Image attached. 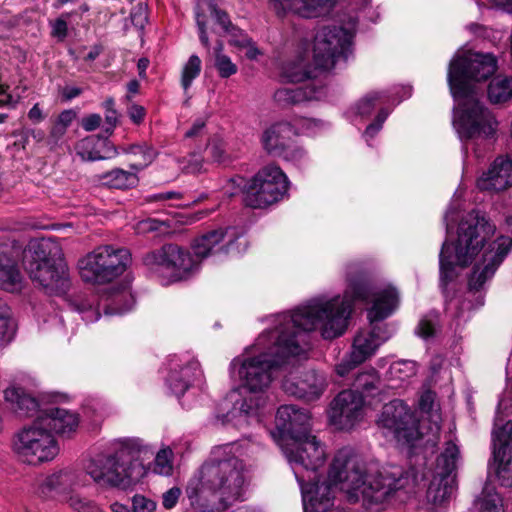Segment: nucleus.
Instances as JSON below:
<instances>
[{
	"label": "nucleus",
	"mask_w": 512,
	"mask_h": 512,
	"mask_svg": "<svg viewBox=\"0 0 512 512\" xmlns=\"http://www.w3.org/2000/svg\"><path fill=\"white\" fill-rule=\"evenodd\" d=\"M416 364L413 361L401 360L394 362L389 368V377L401 382L406 381L416 375Z\"/></svg>",
	"instance_id": "obj_34"
},
{
	"label": "nucleus",
	"mask_w": 512,
	"mask_h": 512,
	"mask_svg": "<svg viewBox=\"0 0 512 512\" xmlns=\"http://www.w3.org/2000/svg\"><path fill=\"white\" fill-rule=\"evenodd\" d=\"M355 361L356 360L353 357V352L351 351L346 358H344L339 364L336 365V373L341 377L348 375L350 371L361 364L356 363Z\"/></svg>",
	"instance_id": "obj_49"
},
{
	"label": "nucleus",
	"mask_w": 512,
	"mask_h": 512,
	"mask_svg": "<svg viewBox=\"0 0 512 512\" xmlns=\"http://www.w3.org/2000/svg\"><path fill=\"white\" fill-rule=\"evenodd\" d=\"M76 117L77 113L73 109H67L58 115L56 122L68 129Z\"/></svg>",
	"instance_id": "obj_61"
},
{
	"label": "nucleus",
	"mask_w": 512,
	"mask_h": 512,
	"mask_svg": "<svg viewBox=\"0 0 512 512\" xmlns=\"http://www.w3.org/2000/svg\"><path fill=\"white\" fill-rule=\"evenodd\" d=\"M512 430V422L503 429L493 432L494 460L497 463V477L502 486H512V435L506 429Z\"/></svg>",
	"instance_id": "obj_20"
},
{
	"label": "nucleus",
	"mask_w": 512,
	"mask_h": 512,
	"mask_svg": "<svg viewBox=\"0 0 512 512\" xmlns=\"http://www.w3.org/2000/svg\"><path fill=\"white\" fill-rule=\"evenodd\" d=\"M460 450L456 443L447 441L443 452L437 457L433 479L428 488V495L435 503H441L449 498L454 489L456 463Z\"/></svg>",
	"instance_id": "obj_15"
},
{
	"label": "nucleus",
	"mask_w": 512,
	"mask_h": 512,
	"mask_svg": "<svg viewBox=\"0 0 512 512\" xmlns=\"http://www.w3.org/2000/svg\"><path fill=\"white\" fill-rule=\"evenodd\" d=\"M15 334V324L5 301L0 299V347L11 342Z\"/></svg>",
	"instance_id": "obj_33"
},
{
	"label": "nucleus",
	"mask_w": 512,
	"mask_h": 512,
	"mask_svg": "<svg viewBox=\"0 0 512 512\" xmlns=\"http://www.w3.org/2000/svg\"><path fill=\"white\" fill-rule=\"evenodd\" d=\"M228 33L231 35L230 44L236 47L244 48L249 45L251 41V38L247 34L235 27H232Z\"/></svg>",
	"instance_id": "obj_52"
},
{
	"label": "nucleus",
	"mask_w": 512,
	"mask_h": 512,
	"mask_svg": "<svg viewBox=\"0 0 512 512\" xmlns=\"http://www.w3.org/2000/svg\"><path fill=\"white\" fill-rule=\"evenodd\" d=\"M496 70L497 59L489 53L460 56L450 62L448 84L453 97L459 101L453 125L461 140L489 138L496 133L498 121L477 99L472 83L488 79Z\"/></svg>",
	"instance_id": "obj_6"
},
{
	"label": "nucleus",
	"mask_w": 512,
	"mask_h": 512,
	"mask_svg": "<svg viewBox=\"0 0 512 512\" xmlns=\"http://www.w3.org/2000/svg\"><path fill=\"white\" fill-rule=\"evenodd\" d=\"M32 281L47 293L58 294L67 286L66 265L60 244L53 238L32 239L23 243L9 236L0 237V289L11 293L23 288L19 261Z\"/></svg>",
	"instance_id": "obj_5"
},
{
	"label": "nucleus",
	"mask_w": 512,
	"mask_h": 512,
	"mask_svg": "<svg viewBox=\"0 0 512 512\" xmlns=\"http://www.w3.org/2000/svg\"><path fill=\"white\" fill-rule=\"evenodd\" d=\"M378 424L392 432L398 441L407 444H413L424 435L414 411L400 399H394L384 405Z\"/></svg>",
	"instance_id": "obj_14"
},
{
	"label": "nucleus",
	"mask_w": 512,
	"mask_h": 512,
	"mask_svg": "<svg viewBox=\"0 0 512 512\" xmlns=\"http://www.w3.org/2000/svg\"><path fill=\"white\" fill-rule=\"evenodd\" d=\"M52 31L51 35L62 41L67 37L68 25L67 21L63 18H58L51 23Z\"/></svg>",
	"instance_id": "obj_53"
},
{
	"label": "nucleus",
	"mask_w": 512,
	"mask_h": 512,
	"mask_svg": "<svg viewBox=\"0 0 512 512\" xmlns=\"http://www.w3.org/2000/svg\"><path fill=\"white\" fill-rule=\"evenodd\" d=\"M78 482V475L73 470H60L42 480L39 484V493L44 497L63 496L67 494Z\"/></svg>",
	"instance_id": "obj_27"
},
{
	"label": "nucleus",
	"mask_w": 512,
	"mask_h": 512,
	"mask_svg": "<svg viewBox=\"0 0 512 512\" xmlns=\"http://www.w3.org/2000/svg\"><path fill=\"white\" fill-rule=\"evenodd\" d=\"M302 493L304 512H330L334 489L346 494L349 502L362 501L372 509L385 503L398 490L413 492L416 477L400 469L373 473L352 448L339 449L330 465L328 481L320 482L317 470L326 462L324 445L314 435L293 440L283 447Z\"/></svg>",
	"instance_id": "obj_1"
},
{
	"label": "nucleus",
	"mask_w": 512,
	"mask_h": 512,
	"mask_svg": "<svg viewBox=\"0 0 512 512\" xmlns=\"http://www.w3.org/2000/svg\"><path fill=\"white\" fill-rule=\"evenodd\" d=\"M354 28L327 26L320 29L314 38V64L312 68L305 55L283 65L282 77L291 83L303 82L318 76V70L328 71L335 68L340 59L347 60L351 53Z\"/></svg>",
	"instance_id": "obj_9"
},
{
	"label": "nucleus",
	"mask_w": 512,
	"mask_h": 512,
	"mask_svg": "<svg viewBox=\"0 0 512 512\" xmlns=\"http://www.w3.org/2000/svg\"><path fill=\"white\" fill-rule=\"evenodd\" d=\"M128 115L134 124L139 125L144 121L146 110L141 105L133 104L128 108Z\"/></svg>",
	"instance_id": "obj_57"
},
{
	"label": "nucleus",
	"mask_w": 512,
	"mask_h": 512,
	"mask_svg": "<svg viewBox=\"0 0 512 512\" xmlns=\"http://www.w3.org/2000/svg\"><path fill=\"white\" fill-rule=\"evenodd\" d=\"M487 96L492 104H503L512 99V76H496L487 87Z\"/></svg>",
	"instance_id": "obj_31"
},
{
	"label": "nucleus",
	"mask_w": 512,
	"mask_h": 512,
	"mask_svg": "<svg viewBox=\"0 0 512 512\" xmlns=\"http://www.w3.org/2000/svg\"><path fill=\"white\" fill-rule=\"evenodd\" d=\"M131 21L134 26L138 28H144L147 23V13L146 9L142 6H139L135 11L131 13Z\"/></svg>",
	"instance_id": "obj_60"
},
{
	"label": "nucleus",
	"mask_w": 512,
	"mask_h": 512,
	"mask_svg": "<svg viewBox=\"0 0 512 512\" xmlns=\"http://www.w3.org/2000/svg\"><path fill=\"white\" fill-rule=\"evenodd\" d=\"M496 227L480 211L472 210L460 221L455 242L444 241L439 254L440 281L446 285L454 276V267L468 266L483 250L468 281L469 289L478 291L490 280L512 248V239L500 236L485 247Z\"/></svg>",
	"instance_id": "obj_3"
},
{
	"label": "nucleus",
	"mask_w": 512,
	"mask_h": 512,
	"mask_svg": "<svg viewBox=\"0 0 512 512\" xmlns=\"http://www.w3.org/2000/svg\"><path fill=\"white\" fill-rule=\"evenodd\" d=\"M242 177L231 178L226 194L236 195L243 191V201L251 208H265L283 198L287 193L289 181L283 170L275 165L268 164L261 168L245 185Z\"/></svg>",
	"instance_id": "obj_10"
},
{
	"label": "nucleus",
	"mask_w": 512,
	"mask_h": 512,
	"mask_svg": "<svg viewBox=\"0 0 512 512\" xmlns=\"http://www.w3.org/2000/svg\"><path fill=\"white\" fill-rule=\"evenodd\" d=\"M67 502L76 512H101V509L96 503L76 494L68 496Z\"/></svg>",
	"instance_id": "obj_42"
},
{
	"label": "nucleus",
	"mask_w": 512,
	"mask_h": 512,
	"mask_svg": "<svg viewBox=\"0 0 512 512\" xmlns=\"http://www.w3.org/2000/svg\"><path fill=\"white\" fill-rule=\"evenodd\" d=\"M66 132L67 129L55 121L47 139L48 145H50V147L57 146L66 134Z\"/></svg>",
	"instance_id": "obj_51"
},
{
	"label": "nucleus",
	"mask_w": 512,
	"mask_h": 512,
	"mask_svg": "<svg viewBox=\"0 0 512 512\" xmlns=\"http://www.w3.org/2000/svg\"><path fill=\"white\" fill-rule=\"evenodd\" d=\"M12 450L20 461L38 465L52 461L59 453V446L53 434L38 423L36 417L14 435Z\"/></svg>",
	"instance_id": "obj_12"
},
{
	"label": "nucleus",
	"mask_w": 512,
	"mask_h": 512,
	"mask_svg": "<svg viewBox=\"0 0 512 512\" xmlns=\"http://www.w3.org/2000/svg\"><path fill=\"white\" fill-rule=\"evenodd\" d=\"M201 376L200 364L189 355H174L169 359L167 384L171 391L180 397L192 383Z\"/></svg>",
	"instance_id": "obj_18"
},
{
	"label": "nucleus",
	"mask_w": 512,
	"mask_h": 512,
	"mask_svg": "<svg viewBox=\"0 0 512 512\" xmlns=\"http://www.w3.org/2000/svg\"><path fill=\"white\" fill-rule=\"evenodd\" d=\"M351 386L352 388L350 390H354L355 393L363 398L366 396H374L380 391V376L374 368L360 371L354 377Z\"/></svg>",
	"instance_id": "obj_29"
},
{
	"label": "nucleus",
	"mask_w": 512,
	"mask_h": 512,
	"mask_svg": "<svg viewBox=\"0 0 512 512\" xmlns=\"http://www.w3.org/2000/svg\"><path fill=\"white\" fill-rule=\"evenodd\" d=\"M438 326V314L430 312L420 319L417 327V334L424 339H428L436 334Z\"/></svg>",
	"instance_id": "obj_38"
},
{
	"label": "nucleus",
	"mask_w": 512,
	"mask_h": 512,
	"mask_svg": "<svg viewBox=\"0 0 512 512\" xmlns=\"http://www.w3.org/2000/svg\"><path fill=\"white\" fill-rule=\"evenodd\" d=\"M45 117L46 115L43 113L38 103L34 104L28 112V118L34 124L42 122L45 119Z\"/></svg>",
	"instance_id": "obj_62"
},
{
	"label": "nucleus",
	"mask_w": 512,
	"mask_h": 512,
	"mask_svg": "<svg viewBox=\"0 0 512 512\" xmlns=\"http://www.w3.org/2000/svg\"><path fill=\"white\" fill-rule=\"evenodd\" d=\"M104 185L115 189H129L138 184V177L135 172L126 171L120 168L112 169L99 176Z\"/></svg>",
	"instance_id": "obj_30"
},
{
	"label": "nucleus",
	"mask_w": 512,
	"mask_h": 512,
	"mask_svg": "<svg viewBox=\"0 0 512 512\" xmlns=\"http://www.w3.org/2000/svg\"><path fill=\"white\" fill-rule=\"evenodd\" d=\"M305 156V150L302 147L295 145L293 141H291L288 147H286L285 152L281 154L280 157H282L286 161L298 163L301 162L305 158Z\"/></svg>",
	"instance_id": "obj_46"
},
{
	"label": "nucleus",
	"mask_w": 512,
	"mask_h": 512,
	"mask_svg": "<svg viewBox=\"0 0 512 512\" xmlns=\"http://www.w3.org/2000/svg\"><path fill=\"white\" fill-rule=\"evenodd\" d=\"M173 452L170 448H165L157 452L154 459V472L160 475H170L172 466Z\"/></svg>",
	"instance_id": "obj_39"
},
{
	"label": "nucleus",
	"mask_w": 512,
	"mask_h": 512,
	"mask_svg": "<svg viewBox=\"0 0 512 512\" xmlns=\"http://www.w3.org/2000/svg\"><path fill=\"white\" fill-rule=\"evenodd\" d=\"M134 304L133 297L128 292L116 295L111 303L105 307V314L116 315L123 314L131 310Z\"/></svg>",
	"instance_id": "obj_36"
},
{
	"label": "nucleus",
	"mask_w": 512,
	"mask_h": 512,
	"mask_svg": "<svg viewBox=\"0 0 512 512\" xmlns=\"http://www.w3.org/2000/svg\"><path fill=\"white\" fill-rule=\"evenodd\" d=\"M475 506L478 512H503L502 500L495 492L484 491Z\"/></svg>",
	"instance_id": "obj_35"
},
{
	"label": "nucleus",
	"mask_w": 512,
	"mask_h": 512,
	"mask_svg": "<svg viewBox=\"0 0 512 512\" xmlns=\"http://www.w3.org/2000/svg\"><path fill=\"white\" fill-rule=\"evenodd\" d=\"M181 198V193L176 191H167V192H160L156 194H152L148 197H146L147 202H163L171 199H179Z\"/></svg>",
	"instance_id": "obj_59"
},
{
	"label": "nucleus",
	"mask_w": 512,
	"mask_h": 512,
	"mask_svg": "<svg viewBox=\"0 0 512 512\" xmlns=\"http://www.w3.org/2000/svg\"><path fill=\"white\" fill-rule=\"evenodd\" d=\"M82 93V89L76 86H66L62 90V97L66 100H72Z\"/></svg>",
	"instance_id": "obj_64"
},
{
	"label": "nucleus",
	"mask_w": 512,
	"mask_h": 512,
	"mask_svg": "<svg viewBox=\"0 0 512 512\" xmlns=\"http://www.w3.org/2000/svg\"><path fill=\"white\" fill-rule=\"evenodd\" d=\"M195 17H196V24H197L198 31H199L200 41L204 47L209 49L210 43H209V38H208V35L206 32V23L204 21L205 16L203 13L196 11Z\"/></svg>",
	"instance_id": "obj_55"
},
{
	"label": "nucleus",
	"mask_w": 512,
	"mask_h": 512,
	"mask_svg": "<svg viewBox=\"0 0 512 512\" xmlns=\"http://www.w3.org/2000/svg\"><path fill=\"white\" fill-rule=\"evenodd\" d=\"M329 306L314 302L306 308H297L293 313H282L276 317L274 329L263 332L256 340L255 356L238 357L231 362L233 373L242 387L250 393H263L271 384L273 371L291 356L305 352L307 332L321 329L324 339H334L346 326L347 308L329 317Z\"/></svg>",
	"instance_id": "obj_2"
},
{
	"label": "nucleus",
	"mask_w": 512,
	"mask_h": 512,
	"mask_svg": "<svg viewBox=\"0 0 512 512\" xmlns=\"http://www.w3.org/2000/svg\"><path fill=\"white\" fill-rule=\"evenodd\" d=\"M347 287L343 297L336 296L329 300L313 299L306 308L314 302H320L329 306V317L337 315L344 308H347L346 325L351 315L353 302L356 300L372 301V307L368 310V319L370 326L363 328L357 332L352 344L353 357L356 363H363L371 358L378 348L392 336L386 324L379 322L389 317L397 308L399 303V295L395 288L386 287L383 289L373 290L367 279V274L358 263H352L347 266L346 272ZM347 328V326H345ZM346 330V329H344ZM343 331L340 336L344 333ZM339 337V335L337 336Z\"/></svg>",
	"instance_id": "obj_4"
},
{
	"label": "nucleus",
	"mask_w": 512,
	"mask_h": 512,
	"mask_svg": "<svg viewBox=\"0 0 512 512\" xmlns=\"http://www.w3.org/2000/svg\"><path fill=\"white\" fill-rule=\"evenodd\" d=\"M115 102L113 98H107L103 102V107L105 109V121L106 124L109 126L106 131L109 133H112L113 129L117 125V112L114 108Z\"/></svg>",
	"instance_id": "obj_45"
},
{
	"label": "nucleus",
	"mask_w": 512,
	"mask_h": 512,
	"mask_svg": "<svg viewBox=\"0 0 512 512\" xmlns=\"http://www.w3.org/2000/svg\"><path fill=\"white\" fill-rule=\"evenodd\" d=\"M295 135L293 126L287 122H279L264 130L261 143L264 150L272 156H281Z\"/></svg>",
	"instance_id": "obj_25"
},
{
	"label": "nucleus",
	"mask_w": 512,
	"mask_h": 512,
	"mask_svg": "<svg viewBox=\"0 0 512 512\" xmlns=\"http://www.w3.org/2000/svg\"><path fill=\"white\" fill-rule=\"evenodd\" d=\"M199 263L188 250L176 244H166L143 257V264L151 272L166 275L171 281L188 278L198 269Z\"/></svg>",
	"instance_id": "obj_13"
},
{
	"label": "nucleus",
	"mask_w": 512,
	"mask_h": 512,
	"mask_svg": "<svg viewBox=\"0 0 512 512\" xmlns=\"http://www.w3.org/2000/svg\"><path fill=\"white\" fill-rule=\"evenodd\" d=\"M388 117V111L386 109H380L374 122L369 124L364 132L366 138H373L382 128L383 123Z\"/></svg>",
	"instance_id": "obj_47"
},
{
	"label": "nucleus",
	"mask_w": 512,
	"mask_h": 512,
	"mask_svg": "<svg viewBox=\"0 0 512 512\" xmlns=\"http://www.w3.org/2000/svg\"><path fill=\"white\" fill-rule=\"evenodd\" d=\"M131 263L128 249L106 244L94 248L78 261L81 279L91 284H108L119 278Z\"/></svg>",
	"instance_id": "obj_11"
},
{
	"label": "nucleus",
	"mask_w": 512,
	"mask_h": 512,
	"mask_svg": "<svg viewBox=\"0 0 512 512\" xmlns=\"http://www.w3.org/2000/svg\"><path fill=\"white\" fill-rule=\"evenodd\" d=\"M323 95V88L307 85L296 88H280L275 91V101L282 105L300 104L305 101L318 100Z\"/></svg>",
	"instance_id": "obj_28"
},
{
	"label": "nucleus",
	"mask_w": 512,
	"mask_h": 512,
	"mask_svg": "<svg viewBox=\"0 0 512 512\" xmlns=\"http://www.w3.org/2000/svg\"><path fill=\"white\" fill-rule=\"evenodd\" d=\"M181 490L178 487H172L162 496V504L166 509H172L178 502Z\"/></svg>",
	"instance_id": "obj_54"
},
{
	"label": "nucleus",
	"mask_w": 512,
	"mask_h": 512,
	"mask_svg": "<svg viewBox=\"0 0 512 512\" xmlns=\"http://www.w3.org/2000/svg\"><path fill=\"white\" fill-rule=\"evenodd\" d=\"M326 386L324 375L315 370L291 372L282 382V388L287 394L307 402L318 400Z\"/></svg>",
	"instance_id": "obj_17"
},
{
	"label": "nucleus",
	"mask_w": 512,
	"mask_h": 512,
	"mask_svg": "<svg viewBox=\"0 0 512 512\" xmlns=\"http://www.w3.org/2000/svg\"><path fill=\"white\" fill-rule=\"evenodd\" d=\"M201 72V60L197 55H191L183 67L181 84L184 90H187L193 80L199 76Z\"/></svg>",
	"instance_id": "obj_37"
},
{
	"label": "nucleus",
	"mask_w": 512,
	"mask_h": 512,
	"mask_svg": "<svg viewBox=\"0 0 512 512\" xmlns=\"http://www.w3.org/2000/svg\"><path fill=\"white\" fill-rule=\"evenodd\" d=\"M123 152L127 154L141 155L142 163L131 165V168L136 172L151 164L158 155L157 150L147 143L132 144L124 148Z\"/></svg>",
	"instance_id": "obj_32"
},
{
	"label": "nucleus",
	"mask_w": 512,
	"mask_h": 512,
	"mask_svg": "<svg viewBox=\"0 0 512 512\" xmlns=\"http://www.w3.org/2000/svg\"><path fill=\"white\" fill-rule=\"evenodd\" d=\"M222 45L219 47L215 55V67L221 78H228L237 73V66L231 61V59L221 53Z\"/></svg>",
	"instance_id": "obj_40"
},
{
	"label": "nucleus",
	"mask_w": 512,
	"mask_h": 512,
	"mask_svg": "<svg viewBox=\"0 0 512 512\" xmlns=\"http://www.w3.org/2000/svg\"><path fill=\"white\" fill-rule=\"evenodd\" d=\"M37 418L38 423L47 427L50 433L54 432L63 437H69L79 425V418L76 413L58 407L41 411Z\"/></svg>",
	"instance_id": "obj_24"
},
{
	"label": "nucleus",
	"mask_w": 512,
	"mask_h": 512,
	"mask_svg": "<svg viewBox=\"0 0 512 512\" xmlns=\"http://www.w3.org/2000/svg\"><path fill=\"white\" fill-rule=\"evenodd\" d=\"M234 444L215 447L186 487V496L195 512L224 510L241 500L248 468L235 455Z\"/></svg>",
	"instance_id": "obj_7"
},
{
	"label": "nucleus",
	"mask_w": 512,
	"mask_h": 512,
	"mask_svg": "<svg viewBox=\"0 0 512 512\" xmlns=\"http://www.w3.org/2000/svg\"><path fill=\"white\" fill-rule=\"evenodd\" d=\"M278 429L290 437V440H303L310 436L312 419L307 409L299 408L296 405H282L276 414Z\"/></svg>",
	"instance_id": "obj_19"
},
{
	"label": "nucleus",
	"mask_w": 512,
	"mask_h": 512,
	"mask_svg": "<svg viewBox=\"0 0 512 512\" xmlns=\"http://www.w3.org/2000/svg\"><path fill=\"white\" fill-rule=\"evenodd\" d=\"M161 223L155 219H146L138 224V229L141 232H152L159 229Z\"/></svg>",
	"instance_id": "obj_63"
},
{
	"label": "nucleus",
	"mask_w": 512,
	"mask_h": 512,
	"mask_svg": "<svg viewBox=\"0 0 512 512\" xmlns=\"http://www.w3.org/2000/svg\"><path fill=\"white\" fill-rule=\"evenodd\" d=\"M206 121L202 118H198L194 121L192 127L186 131V138H198L205 134Z\"/></svg>",
	"instance_id": "obj_56"
},
{
	"label": "nucleus",
	"mask_w": 512,
	"mask_h": 512,
	"mask_svg": "<svg viewBox=\"0 0 512 512\" xmlns=\"http://www.w3.org/2000/svg\"><path fill=\"white\" fill-rule=\"evenodd\" d=\"M3 393L7 407L20 417H33L38 413L37 399L22 387L11 384Z\"/></svg>",
	"instance_id": "obj_26"
},
{
	"label": "nucleus",
	"mask_w": 512,
	"mask_h": 512,
	"mask_svg": "<svg viewBox=\"0 0 512 512\" xmlns=\"http://www.w3.org/2000/svg\"><path fill=\"white\" fill-rule=\"evenodd\" d=\"M335 3L336 0H270V5L278 16L291 13L306 19L329 12Z\"/></svg>",
	"instance_id": "obj_21"
},
{
	"label": "nucleus",
	"mask_w": 512,
	"mask_h": 512,
	"mask_svg": "<svg viewBox=\"0 0 512 512\" xmlns=\"http://www.w3.org/2000/svg\"><path fill=\"white\" fill-rule=\"evenodd\" d=\"M153 455L154 450L143 440L126 438L115 443L113 452L91 458L85 471L100 486L125 489L146 475L145 461Z\"/></svg>",
	"instance_id": "obj_8"
},
{
	"label": "nucleus",
	"mask_w": 512,
	"mask_h": 512,
	"mask_svg": "<svg viewBox=\"0 0 512 512\" xmlns=\"http://www.w3.org/2000/svg\"><path fill=\"white\" fill-rule=\"evenodd\" d=\"M264 403L265 398L262 395L256 396L255 399L250 398L248 400L245 398L240 405V411L246 415H254Z\"/></svg>",
	"instance_id": "obj_48"
},
{
	"label": "nucleus",
	"mask_w": 512,
	"mask_h": 512,
	"mask_svg": "<svg viewBox=\"0 0 512 512\" xmlns=\"http://www.w3.org/2000/svg\"><path fill=\"white\" fill-rule=\"evenodd\" d=\"M209 7L217 23L221 25V27L224 29L226 33L230 32L233 26L230 22L227 13L223 10L218 9L215 4H210Z\"/></svg>",
	"instance_id": "obj_50"
},
{
	"label": "nucleus",
	"mask_w": 512,
	"mask_h": 512,
	"mask_svg": "<svg viewBox=\"0 0 512 512\" xmlns=\"http://www.w3.org/2000/svg\"><path fill=\"white\" fill-rule=\"evenodd\" d=\"M132 512H155L157 504L150 498L136 494L131 498Z\"/></svg>",
	"instance_id": "obj_43"
},
{
	"label": "nucleus",
	"mask_w": 512,
	"mask_h": 512,
	"mask_svg": "<svg viewBox=\"0 0 512 512\" xmlns=\"http://www.w3.org/2000/svg\"><path fill=\"white\" fill-rule=\"evenodd\" d=\"M234 244V237L229 229L218 228L196 238L192 244L195 257L200 261L217 253H228Z\"/></svg>",
	"instance_id": "obj_22"
},
{
	"label": "nucleus",
	"mask_w": 512,
	"mask_h": 512,
	"mask_svg": "<svg viewBox=\"0 0 512 512\" xmlns=\"http://www.w3.org/2000/svg\"><path fill=\"white\" fill-rule=\"evenodd\" d=\"M512 185V160L497 157L477 180V187L482 191H503Z\"/></svg>",
	"instance_id": "obj_23"
},
{
	"label": "nucleus",
	"mask_w": 512,
	"mask_h": 512,
	"mask_svg": "<svg viewBox=\"0 0 512 512\" xmlns=\"http://www.w3.org/2000/svg\"><path fill=\"white\" fill-rule=\"evenodd\" d=\"M204 160L198 153H192L183 160L182 169L188 174H198L203 171Z\"/></svg>",
	"instance_id": "obj_44"
},
{
	"label": "nucleus",
	"mask_w": 512,
	"mask_h": 512,
	"mask_svg": "<svg viewBox=\"0 0 512 512\" xmlns=\"http://www.w3.org/2000/svg\"><path fill=\"white\" fill-rule=\"evenodd\" d=\"M365 414L364 399L354 390H343L332 400L329 421L338 430H351Z\"/></svg>",
	"instance_id": "obj_16"
},
{
	"label": "nucleus",
	"mask_w": 512,
	"mask_h": 512,
	"mask_svg": "<svg viewBox=\"0 0 512 512\" xmlns=\"http://www.w3.org/2000/svg\"><path fill=\"white\" fill-rule=\"evenodd\" d=\"M382 94L379 92H372L363 97L355 106L356 114L360 116H369L376 104L380 102Z\"/></svg>",
	"instance_id": "obj_41"
},
{
	"label": "nucleus",
	"mask_w": 512,
	"mask_h": 512,
	"mask_svg": "<svg viewBox=\"0 0 512 512\" xmlns=\"http://www.w3.org/2000/svg\"><path fill=\"white\" fill-rule=\"evenodd\" d=\"M101 121V116L94 113L84 117L81 121V126L85 131L91 132L100 126Z\"/></svg>",
	"instance_id": "obj_58"
}]
</instances>
